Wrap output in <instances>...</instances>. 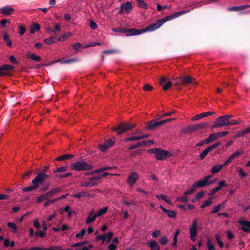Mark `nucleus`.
Listing matches in <instances>:
<instances>
[{
    "label": "nucleus",
    "instance_id": "2f4dec72",
    "mask_svg": "<svg viewBox=\"0 0 250 250\" xmlns=\"http://www.w3.org/2000/svg\"><path fill=\"white\" fill-rule=\"evenodd\" d=\"M220 145V142H217L213 145L209 146L206 149L207 152L208 153L209 152L213 151L214 149L216 148L219 146Z\"/></svg>",
    "mask_w": 250,
    "mask_h": 250
},
{
    "label": "nucleus",
    "instance_id": "393cba45",
    "mask_svg": "<svg viewBox=\"0 0 250 250\" xmlns=\"http://www.w3.org/2000/svg\"><path fill=\"white\" fill-rule=\"evenodd\" d=\"M147 245L151 248L152 250H160V248L155 241H151L147 243Z\"/></svg>",
    "mask_w": 250,
    "mask_h": 250
},
{
    "label": "nucleus",
    "instance_id": "a211bd4d",
    "mask_svg": "<svg viewBox=\"0 0 250 250\" xmlns=\"http://www.w3.org/2000/svg\"><path fill=\"white\" fill-rule=\"evenodd\" d=\"M214 114H215V112L213 111L201 113L200 114L196 115L195 116H193L191 120L192 121L198 120H199L203 117H207L209 115H214Z\"/></svg>",
    "mask_w": 250,
    "mask_h": 250
},
{
    "label": "nucleus",
    "instance_id": "4468645a",
    "mask_svg": "<svg viewBox=\"0 0 250 250\" xmlns=\"http://www.w3.org/2000/svg\"><path fill=\"white\" fill-rule=\"evenodd\" d=\"M239 223L242 226L241 229L244 232L250 233V222L245 220H239Z\"/></svg>",
    "mask_w": 250,
    "mask_h": 250
},
{
    "label": "nucleus",
    "instance_id": "c756f323",
    "mask_svg": "<svg viewBox=\"0 0 250 250\" xmlns=\"http://www.w3.org/2000/svg\"><path fill=\"white\" fill-rule=\"evenodd\" d=\"M40 29V26L38 23L33 24L30 27V33L34 34L36 31H38Z\"/></svg>",
    "mask_w": 250,
    "mask_h": 250
},
{
    "label": "nucleus",
    "instance_id": "ddd939ff",
    "mask_svg": "<svg viewBox=\"0 0 250 250\" xmlns=\"http://www.w3.org/2000/svg\"><path fill=\"white\" fill-rule=\"evenodd\" d=\"M132 9V6L131 3L129 1H127L125 3L121 4L120 9L118 13L120 15L123 14L125 11L126 13H129Z\"/></svg>",
    "mask_w": 250,
    "mask_h": 250
},
{
    "label": "nucleus",
    "instance_id": "39448f33",
    "mask_svg": "<svg viewBox=\"0 0 250 250\" xmlns=\"http://www.w3.org/2000/svg\"><path fill=\"white\" fill-rule=\"evenodd\" d=\"M70 168L75 171H87L92 169L93 167L90 164L82 161H78L70 165Z\"/></svg>",
    "mask_w": 250,
    "mask_h": 250
},
{
    "label": "nucleus",
    "instance_id": "72a5a7b5",
    "mask_svg": "<svg viewBox=\"0 0 250 250\" xmlns=\"http://www.w3.org/2000/svg\"><path fill=\"white\" fill-rule=\"evenodd\" d=\"M38 250H61V247L54 246H50L48 248H45L43 247H38Z\"/></svg>",
    "mask_w": 250,
    "mask_h": 250
},
{
    "label": "nucleus",
    "instance_id": "13d9d810",
    "mask_svg": "<svg viewBox=\"0 0 250 250\" xmlns=\"http://www.w3.org/2000/svg\"><path fill=\"white\" fill-rule=\"evenodd\" d=\"M217 135V139L222 137L223 136H226V135L229 134L228 131H223V132H219L216 133Z\"/></svg>",
    "mask_w": 250,
    "mask_h": 250
},
{
    "label": "nucleus",
    "instance_id": "f03ea898",
    "mask_svg": "<svg viewBox=\"0 0 250 250\" xmlns=\"http://www.w3.org/2000/svg\"><path fill=\"white\" fill-rule=\"evenodd\" d=\"M49 167L45 166L43 167L42 171L37 174V175L32 181V185L27 188H22V190L24 192H30L37 189L40 185H42L46 179L50 177Z\"/></svg>",
    "mask_w": 250,
    "mask_h": 250
},
{
    "label": "nucleus",
    "instance_id": "5fc2aeb1",
    "mask_svg": "<svg viewBox=\"0 0 250 250\" xmlns=\"http://www.w3.org/2000/svg\"><path fill=\"white\" fill-rule=\"evenodd\" d=\"M85 230L84 229H83L80 233H78L76 234V237L77 238H80L82 239L84 235L85 234Z\"/></svg>",
    "mask_w": 250,
    "mask_h": 250
},
{
    "label": "nucleus",
    "instance_id": "7ed1b4c3",
    "mask_svg": "<svg viewBox=\"0 0 250 250\" xmlns=\"http://www.w3.org/2000/svg\"><path fill=\"white\" fill-rule=\"evenodd\" d=\"M211 175H208L206 176L203 180L198 181L194 183L189 190H187L184 194L190 195L192 194L194 191L199 188H203L206 186H209L213 183L212 181H210Z\"/></svg>",
    "mask_w": 250,
    "mask_h": 250
},
{
    "label": "nucleus",
    "instance_id": "e433bc0d",
    "mask_svg": "<svg viewBox=\"0 0 250 250\" xmlns=\"http://www.w3.org/2000/svg\"><path fill=\"white\" fill-rule=\"evenodd\" d=\"M27 56L28 57L34 61H40L41 60V58L40 56H36L34 54L31 53L30 52L28 53Z\"/></svg>",
    "mask_w": 250,
    "mask_h": 250
},
{
    "label": "nucleus",
    "instance_id": "f3484780",
    "mask_svg": "<svg viewBox=\"0 0 250 250\" xmlns=\"http://www.w3.org/2000/svg\"><path fill=\"white\" fill-rule=\"evenodd\" d=\"M183 85H187L189 84H197V82L195 81L193 77L187 76L183 77Z\"/></svg>",
    "mask_w": 250,
    "mask_h": 250
},
{
    "label": "nucleus",
    "instance_id": "052dcab7",
    "mask_svg": "<svg viewBox=\"0 0 250 250\" xmlns=\"http://www.w3.org/2000/svg\"><path fill=\"white\" fill-rule=\"evenodd\" d=\"M77 61V59H76L71 58V59H69L64 60V61H63L62 63H64V64L71 63L75 62H76Z\"/></svg>",
    "mask_w": 250,
    "mask_h": 250
},
{
    "label": "nucleus",
    "instance_id": "8fccbe9b",
    "mask_svg": "<svg viewBox=\"0 0 250 250\" xmlns=\"http://www.w3.org/2000/svg\"><path fill=\"white\" fill-rule=\"evenodd\" d=\"M106 234L99 235L97 236L96 239L97 240H101L102 241V243H104L106 239Z\"/></svg>",
    "mask_w": 250,
    "mask_h": 250
},
{
    "label": "nucleus",
    "instance_id": "4c0bfd02",
    "mask_svg": "<svg viewBox=\"0 0 250 250\" xmlns=\"http://www.w3.org/2000/svg\"><path fill=\"white\" fill-rule=\"evenodd\" d=\"M108 211V207H105L104 208L100 209L98 210L97 213L96 214V216L98 217L102 215L105 214Z\"/></svg>",
    "mask_w": 250,
    "mask_h": 250
},
{
    "label": "nucleus",
    "instance_id": "f704fd0d",
    "mask_svg": "<svg viewBox=\"0 0 250 250\" xmlns=\"http://www.w3.org/2000/svg\"><path fill=\"white\" fill-rule=\"evenodd\" d=\"M3 39L6 42L7 46L11 47L12 46V42L9 39L8 34L7 33H5L3 34Z\"/></svg>",
    "mask_w": 250,
    "mask_h": 250
},
{
    "label": "nucleus",
    "instance_id": "cd10ccee",
    "mask_svg": "<svg viewBox=\"0 0 250 250\" xmlns=\"http://www.w3.org/2000/svg\"><path fill=\"white\" fill-rule=\"evenodd\" d=\"M56 37L55 36H51L50 37L45 39L44 42L47 45H51L56 42Z\"/></svg>",
    "mask_w": 250,
    "mask_h": 250
},
{
    "label": "nucleus",
    "instance_id": "69168bd1",
    "mask_svg": "<svg viewBox=\"0 0 250 250\" xmlns=\"http://www.w3.org/2000/svg\"><path fill=\"white\" fill-rule=\"evenodd\" d=\"M143 88L145 91H150L153 89V87L148 84H146L144 86Z\"/></svg>",
    "mask_w": 250,
    "mask_h": 250
},
{
    "label": "nucleus",
    "instance_id": "774afa93",
    "mask_svg": "<svg viewBox=\"0 0 250 250\" xmlns=\"http://www.w3.org/2000/svg\"><path fill=\"white\" fill-rule=\"evenodd\" d=\"M247 132H246V130L244 129L241 131H239L236 135L237 137H244L246 134H247Z\"/></svg>",
    "mask_w": 250,
    "mask_h": 250
},
{
    "label": "nucleus",
    "instance_id": "4d7b16f0",
    "mask_svg": "<svg viewBox=\"0 0 250 250\" xmlns=\"http://www.w3.org/2000/svg\"><path fill=\"white\" fill-rule=\"evenodd\" d=\"M55 201H56V199H49L47 200L46 202H45L44 203V206L46 207H48L51 204H53L54 203Z\"/></svg>",
    "mask_w": 250,
    "mask_h": 250
},
{
    "label": "nucleus",
    "instance_id": "7c9ffc66",
    "mask_svg": "<svg viewBox=\"0 0 250 250\" xmlns=\"http://www.w3.org/2000/svg\"><path fill=\"white\" fill-rule=\"evenodd\" d=\"M218 139L217 137V135L216 133L211 134L209 137L206 139V141L207 142V144H209L210 143L213 142L215 140Z\"/></svg>",
    "mask_w": 250,
    "mask_h": 250
},
{
    "label": "nucleus",
    "instance_id": "ea45409f",
    "mask_svg": "<svg viewBox=\"0 0 250 250\" xmlns=\"http://www.w3.org/2000/svg\"><path fill=\"white\" fill-rule=\"evenodd\" d=\"M89 196V195L87 194V192L82 191L81 192L78 193L74 195V197L75 198H77L80 199L81 197H83L84 196Z\"/></svg>",
    "mask_w": 250,
    "mask_h": 250
},
{
    "label": "nucleus",
    "instance_id": "bb28decb",
    "mask_svg": "<svg viewBox=\"0 0 250 250\" xmlns=\"http://www.w3.org/2000/svg\"><path fill=\"white\" fill-rule=\"evenodd\" d=\"M74 157V155L72 154H65L60 156L57 157L55 160L56 161H64L65 160L69 159Z\"/></svg>",
    "mask_w": 250,
    "mask_h": 250
},
{
    "label": "nucleus",
    "instance_id": "1a4fd4ad",
    "mask_svg": "<svg viewBox=\"0 0 250 250\" xmlns=\"http://www.w3.org/2000/svg\"><path fill=\"white\" fill-rule=\"evenodd\" d=\"M223 126H228V123L222 116L215 120L214 124L211 126V128H217Z\"/></svg>",
    "mask_w": 250,
    "mask_h": 250
},
{
    "label": "nucleus",
    "instance_id": "f257e3e1",
    "mask_svg": "<svg viewBox=\"0 0 250 250\" xmlns=\"http://www.w3.org/2000/svg\"><path fill=\"white\" fill-rule=\"evenodd\" d=\"M190 11V9L176 12L163 19L158 20L155 23L151 24L147 27L140 30L135 28L125 29V33H126L127 36H129L138 35L145 32L154 31L159 29L164 23L166 22L167 21L177 18L182 14L188 13Z\"/></svg>",
    "mask_w": 250,
    "mask_h": 250
},
{
    "label": "nucleus",
    "instance_id": "79ce46f5",
    "mask_svg": "<svg viewBox=\"0 0 250 250\" xmlns=\"http://www.w3.org/2000/svg\"><path fill=\"white\" fill-rule=\"evenodd\" d=\"M68 167L67 166H62L61 167H59L57 168L56 170L53 171L54 173H60L62 172L66 171L67 170Z\"/></svg>",
    "mask_w": 250,
    "mask_h": 250
},
{
    "label": "nucleus",
    "instance_id": "f8f14e48",
    "mask_svg": "<svg viewBox=\"0 0 250 250\" xmlns=\"http://www.w3.org/2000/svg\"><path fill=\"white\" fill-rule=\"evenodd\" d=\"M160 84L162 86L164 90H167L169 89L173 84V83L165 77H161L160 81Z\"/></svg>",
    "mask_w": 250,
    "mask_h": 250
},
{
    "label": "nucleus",
    "instance_id": "0e129e2a",
    "mask_svg": "<svg viewBox=\"0 0 250 250\" xmlns=\"http://www.w3.org/2000/svg\"><path fill=\"white\" fill-rule=\"evenodd\" d=\"M140 142L137 143L136 144L132 145L129 148L128 150H132L136 148H138L139 146H140Z\"/></svg>",
    "mask_w": 250,
    "mask_h": 250
},
{
    "label": "nucleus",
    "instance_id": "0eeeda50",
    "mask_svg": "<svg viewBox=\"0 0 250 250\" xmlns=\"http://www.w3.org/2000/svg\"><path fill=\"white\" fill-rule=\"evenodd\" d=\"M208 123L207 122H203L200 124H195L193 125H189L186 127L184 129L185 133H188L190 132H193L199 130H202L208 127Z\"/></svg>",
    "mask_w": 250,
    "mask_h": 250
},
{
    "label": "nucleus",
    "instance_id": "864d4df0",
    "mask_svg": "<svg viewBox=\"0 0 250 250\" xmlns=\"http://www.w3.org/2000/svg\"><path fill=\"white\" fill-rule=\"evenodd\" d=\"M139 136L129 137L125 139V142L140 140Z\"/></svg>",
    "mask_w": 250,
    "mask_h": 250
},
{
    "label": "nucleus",
    "instance_id": "09e8293b",
    "mask_svg": "<svg viewBox=\"0 0 250 250\" xmlns=\"http://www.w3.org/2000/svg\"><path fill=\"white\" fill-rule=\"evenodd\" d=\"M26 30V28L25 26L20 25L19 26V33L20 35H23Z\"/></svg>",
    "mask_w": 250,
    "mask_h": 250
},
{
    "label": "nucleus",
    "instance_id": "9d476101",
    "mask_svg": "<svg viewBox=\"0 0 250 250\" xmlns=\"http://www.w3.org/2000/svg\"><path fill=\"white\" fill-rule=\"evenodd\" d=\"M197 219H194L192 222V225L189 229L190 238L193 241H195V238L197 234Z\"/></svg>",
    "mask_w": 250,
    "mask_h": 250
},
{
    "label": "nucleus",
    "instance_id": "338daca9",
    "mask_svg": "<svg viewBox=\"0 0 250 250\" xmlns=\"http://www.w3.org/2000/svg\"><path fill=\"white\" fill-rule=\"evenodd\" d=\"M9 60L10 62L13 64H16L18 63V62L16 60L15 57L13 55L10 56Z\"/></svg>",
    "mask_w": 250,
    "mask_h": 250
},
{
    "label": "nucleus",
    "instance_id": "3c124183",
    "mask_svg": "<svg viewBox=\"0 0 250 250\" xmlns=\"http://www.w3.org/2000/svg\"><path fill=\"white\" fill-rule=\"evenodd\" d=\"M215 238L216 239V241H217L218 245L219 246V247L221 248H223L224 245V244L222 242V241L220 240V236H219V234H217L215 235Z\"/></svg>",
    "mask_w": 250,
    "mask_h": 250
},
{
    "label": "nucleus",
    "instance_id": "473e14b6",
    "mask_svg": "<svg viewBox=\"0 0 250 250\" xmlns=\"http://www.w3.org/2000/svg\"><path fill=\"white\" fill-rule=\"evenodd\" d=\"M220 145V142H217L213 145L209 146L206 149L207 152L208 153L209 152L213 151L214 149L216 148L219 146Z\"/></svg>",
    "mask_w": 250,
    "mask_h": 250
},
{
    "label": "nucleus",
    "instance_id": "dca6fc26",
    "mask_svg": "<svg viewBox=\"0 0 250 250\" xmlns=\"http://www.w3.org/2000/svg\"><path fill=\"white\" fill-rule=\"evenodd\" d=\"M14 67L12 65L8 64H4L0 67V76L8 75V73L5 72V71L11 70L14 69Z\"/></svg>",
    "mask_w": 250,
    "mask_h": 250
},
{
    "label": "nucleus",
    "instance_id": "20e7f679",
    "mask_svg": "<svg viewBox=\"0 0 250 250\" xmlns=\"http://www.w3.org/2000/svg\"><path fill=\"white\" fill-rule=\"evenodd\" d=\"M147 152L150 154H155V158L158 160H164L167 158L170 157L171 155L169 151L160 148L149 149L147 150Z\"/></svg>",
    "mask_w": 250,
    "mask_h": 250
},
{
    "label": "nucleus",
    "instance_id": "c9c22d12",
    "mask_svg": "<svg viewBox=\"0 0 250 250\" xmlns=\"http://www.w3.org/2000/svg\"><path fill=\"white\" fill-rule=\"evenodd\" d=\"M224 203H222L219 204L217 206L214 207L213 208V210L211 212V213L214 214V213H217V212H218L220 210V208L222 207H224Z\"/></svg>",
    "mask_w": 250,
    "mask_h": 250
},
{
    "label": "nucleus",
    "instance_id": "6e6d98bb",
    "mask_svg": "<svg viewBox=\"0 0 250 250\" xmlns=\"http://www.w3.org/2000/svg\"><path fill=\"white\" fill-rule=\"evenodd\" d=\"M60 31V28L59 24H56L54 26V29L53 30V32L55 35L57 36L59 34Z\"/></svg>",
    "mask_w": 250,
    "mask_h": 250
},
{
    "label": "nucleus",
    "instance_id": "4be33fe9",
    "mask_svg": "<svg viewBox=\"0 0 250 250\" xmlns=\"http://www.w3.org/2000/svg\"><path fill=\"white\" fill-rule=\"evenodd\" d=\"M98 217L96 216V214H95V211L94 209H92L89 213L88 216L87 217L86 222L87 224L91 223L95 221L96 217Z\"/></svg>",
    "mask_w": 250,
    "mask_h": 250
},
{
    "label": "nucleus",
    "instance_id": "5701e85b",
    "mask_svg": "<svg viewBox=\"0 0 250 250\" xmlns=\"http://www.w3.org/2000/svg\"><path fill=\"white\" fill-rule=\"evenodd\" d=\"M52 197L48 191L44 194H42L40 195L39 197H37L36 199V201L38 203H41L44 200H47L50 198Z\"/></svg>",
    "mask_w": 250,
    "mask_h": 250
},
{
    "label": "nucleus",
    "instance_id": "c03bdc74",
    "mask_svg": "<svg viewBox=\"0 0 250 250\" xmlns=\"http://www.w3.org/2000/svg\"><path fill=\"white\" fill-rule=\"evenodd\" d=\"M165 213L170 218H175L176 216V213L175 211L167 209L166 210Z\"/></svg>",
    "mask_w": 250,
    "mask_h": 250
},
{
    "label": "nucleus",
    "instance_id": "2eb2a0df",
    "mask_svg": "<svg viewBox=\"0 0 250 250\" xmlns=\"http://www.w3.org/2000/svg\"><path fill=\"white\" fill-rule=\"evenodd\" d=\"M227 186V184L226 182L224 180L220 181L218 182V186L215 188H213L210 192L208 193L209 195H213L217 191L221 190V189L224 187Z\"/></svg>",
    "mask_w": 250,
    "mask_h": 250
},
{
    "label": "nucleus",
    "instance_id": "c85d7f7f",
    "mask_svg": "<svg viewBox=\"0 0 250 250\" xmlns=\"http://www.w3.org/2000/svg\"><path fill=\"white\" fill-rule=\"evenodd\" d=\"M224 165H216L213 167L211 168V173L212 174H215L220 171L223 168Z\"/></svg>",
    "mask_w": 250,
    "mask_h": 250
},
{
    "label": "nucleus",
    "instance_id": "6e6552de",
    "mask_svg": "<svg viewBox=\"0 0 250 250\" xmlns=\"http://www.w3.org/2000/svg\"><path fill=\"white\" fill-rule=\"evenodd\" d=\"M146 124L147 125L145 127L146 130H155L164 126L162 120H152L147 122Z\"/></svg>",
    "mask_w": 250,
    "mask_h": 250
},
{
    "label": "nucleus",
    "instance_id": "58836bf2",
    "mask_svg": "<svg viewBox=\"0 0 250 250\" xmlns=\"http://www.w3.org/2000/svg\"><path fill=\"white\" fill-rule=\"evenodd\" d=\"M71 35V34L70 33H67L62 36H60L57 40L59 41H64L66 39H68L70 37Z\"/></svg>",
    "mask_w": 250,
    "mask_h": 250
},
{
    "label": "nucleus",
    "instance_id": "49530a36",
    "mask_svg": "<svg viewBox=\"0 0 250 250\" xmlns=\"http://www.w3.org/2000/svg\"><path fill=\"white\" fill-rule=\"evenodd\" d=\"M7 226L13 229V231L14 233L17 232V228L15 223L13 222H8L7 223Z\"/></svg>",
    "mask_w": 250,
    "mask_h": 250
},
{
    "label": "nucleus",
    "instance_id": "412c9836",
    "mask_svg": "<svg viewBox=\"0 0 250 250\" xmlns=\"http://www.w3.org/2000/svg\"><path fill=\"white\" fill-rule=\"evenodd\" d=\"M250 7V5L249 4H245L241 6H233L228 8V10L229 11H239L245 10L247 8H249Z\"/></svg>",
    "mask_w": 250,
    "mask_h": 250
},
{
    "label": "nucleus",
    "instance_id": "37998d69",
    "mask_svg": "<svg viewBox=\"0 0 250 250\" xmlns=\"http://www.w3.org/2000/svg\"><path fill=\"white\" fill-rule=\"evenodd\" d=\"M50 187V183L49 182L46 183L44 185H43L41 188L40 191L42 192H45L47 191L49 189Z\"/></svg>",
    "mask_w": 250,
    "mask_h": 250
},
{
    "label": "nucleus",
    "instance_id": "a878e982",
    "mask_svg": "<svg viewBox=\"0 0 250 250\" xmlns=\"http://www.w3.org/2000/svg\"><path fill=\"white\" fill-rule=\"evenodd\" d=\"M173 84L177 87L183 85V77L174 79Z\"/></svg>",
    "mask_w": 250,
    "mask_h": 250
},
{
    "label": "nucleus",
    "instance_id": "680f3d73",
    "mask_svg": "<svg viewBox=\"0 0 250 250\" xmlns=\"http://www.w3.org/2000/svg\"><path fill=\"white\" fill-rule=\"evenodd\" d=\"M10 22V20H7L6 19H2L0 21V24L2 27H4L7 23H9Z\"/></svg>",
    "mask_w": 250,
    "mask_h": 250
},
{
    "label": "nucleus",
    "instance_id": "9b49d317",
    "mask_svg": "<svg viewBox=\"0 0 250 250\" xmlns=\"http://www.w3.org/2000/svg\"><path fill=\"white\" fill-rule=\"evenodd\" d=\"M114 143V141L111 139H108L104 143L100 144L98 145V148L102 152H105L108 148L111 147Z\"/></svg>",
    "mask_w": 250,
    "mask_h": 250
},
{
    "label": "nucleus",
    "instance_id": "423d86ee",
    "mask_svg": "<svg viewBox=\"0 0 250 250\" xmlns=\"http://www.w3.org/2000/svg\"><path fill=\"white\" fill-rule=\"evenodd\" d=\"M135 126L136 125L135 124H130L128 122L126 123H120L117 127L113 128L112 130L117 131V134L120 135L135 127Z\"/></svg>",
    "mask_w": 250,
    "mask_h": 250
},
{
    "label": "nucleus",
    "instance_id": "bf43d9fd",
    "mask_svg": "<svg viewBox=\"0 0 250 250\" xmlns=\"http://www.w3.org/2000/svg\"><path fill=\"white\" fill-rule=\"evenodd\" d=\"M177 200L184 203H187L188 201V198L186 196H181L178 198Z\"/></svg>",
    "mask_w": 250,
    "mask_h": 250
},
{
    "label": "nucleus",
    "instance_id": "b1692460",
    "mask_svg": "<svg viewBox=\"0 0 250 250\" xmlns=\"http://www.w3.org/2000/svg\"><path fill=\"white\" fill-rule=\"evenodd\" d=\"M97 185V182L94 181L92 177L90 178L89 181L85 182L81 185L83 187H93Z\"/></svg>",
    "mask_w": 250,
    "mask_h": 250
},
{
    "label": "nucleus",
    "instance_id": "a19ab883",
    "mask_svg": "<svg viewBox=\"0 0 250 250\" xmlns=\"http://www.w3.org/2000/svg\"><path fill=\"white\" fill-rule=\"evenodd\" d=\"M88 241L87 240L83 241L82 242L74 243L71 245L72 247H78L83 245H86L88 243Z\"/></svg>",
    "mask_w": 250,
    "mask_h": 250
},
{
    "label": "nucleus",
    "instance_id": "603ef678",
    "mask_svg": "<svg viewBox=\"0 0 250 250\" xmlns=\"http://www.w3.org/2000/svg\"><path fill=\"white\" fill-rule=\"evenodd\" d=\"M207 246L208 250H214L215 248L213 244L212 243L210 239H208L207 241Z\"/></svg>",
    "mask_w": 250,
    "mask_h": 250
},
{
    "label": "nucleus",
    "instance_id": "aec40b11",
    "mask_svg": "<svg viewBox=\"0 0 250 250\" xmlns=\"http://www.w3.org/2000/svg\"><path fill=\"white\" fill-rule=\"evenodd\" d=\"M1 13L4 15H10L12 14V13L14 11V9L11 7L10 6H6L3 7H2L0 9Z\"/></svg>",
    "mask_w": 250,
    "mask_h": 250
},
{
    "label": "nucleus",
    "instance_id": "e2e57ef3",
    "mask_svg": "<svg viewBox=\"0 0 250 250\" xmlns=\"http://www.w3.org/2000/svg\"><path fill=\"white\" fill-rule=\"evenodd\" d=\"M104 53L109 55L114 53H116L118 52V51L117 50H104L103 52Z\"/></svg>",
    "mask_w": 250,
    "mask_h": 250
},
{
    "label": "nucleus",
    "instance_id": "a18cd8bd",
    "mask_svg": "<svg viewBox=\"0 0 250 250\" xmlns=\"http://www.w3.org/2000/svg\"><path fill=\"white\" fill-rule=\"evenodd\" d=\"M137 5L139 7L144 9H147L148 6L147 3L144 1H137Z\"/></svg>",
    "mask_w": 250,
    "mask_h": 250
},
{
    "label": "nucleus",
    "instance_id": "de8ad7c7",
    "mask_svg": "<svg viewBox=\"0 0 250 250\" xmlns=\"http://www.w3.org/2000/svg\"><path fill=\"white\" fill-rule=\"evenodd\" d=\"M156 197L158 199H161L164 200L167 203H170V202H171V201L170 200L167 199V196L164 194L157 195L156 196Z\"/></svg>",
    "mask_w": 250,
    "mask_h": 250
},
{
    "label": "nucleus",
    "instance_id": "6ab92c4d",
    "mask_svg": "<svg viewBox=\"0 0 250 250\" xmlns=\"http://www.w3.org/2000/svg\"><path fill=\"white\" fill-rule=\"evenodd\" d=\"M138 179V175L136 172H132L128 177L127 182L129 184L132 186L136 183Z\"/></svg>",
    "mask_w": 250,
    "mask_h": 250
}]
</instances>
